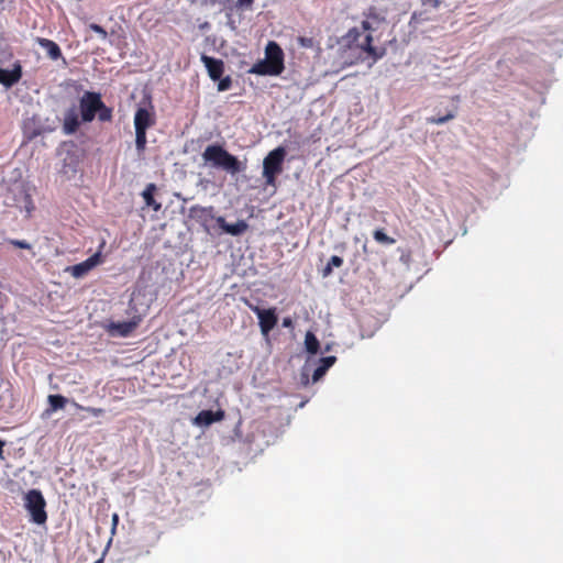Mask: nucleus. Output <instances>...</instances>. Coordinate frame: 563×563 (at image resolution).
<instances>
[{
  "label": "nucleus",
  "mask_w": 563,
  "mask_h": 563,
  "mask_svg": "<svg viewBox=\"0 0 563 563\" xmlns=\"http://www.w3.org/2000/svg\"><path fill=\"white\" fill-rule=\"evenodd\" d=\"M154 299L155 296L153 291L148 289L147 285L136 287L131 294L126 313L139 317V320L142 321L147 314Z\"/></svg>",
  "instance_id": "4"
},
{
  "label": "nucleus",
  "mask_w": 563,
  "mask_h": 563,
  "mask_svg": "<svg viewBox=\"0 0 563 563\" xmlns=\"http://www.w3.org/2000/svg\"><path fill=\"white\" fill-rule=\"evenodd\" d=\"M189 218L199 223L207 233H211L210 221L216 220L213 207L192 206L189 208Z\"/></svg>",
  "instance_id": "9"
},
{
  "label": "nucleus",
  "mask_w": 563,
  "mask_h": 563,
  "mask_svg": "<svg viewBox=\"0 0 563 563\" xmlns=\"http://www.w3.org/2000/svg\"><path fill=\"white\" fill-rule=\"evenodd\" d=\"M284 68L283 49L276 42L269 41L265 47V58L255 63L249 73L261 76H278Z\"/></svg>",
  "instance_id": "2"
},
{
  "label": "nucleus",
  "mask_w": 563,
  "mask_h": 563,
  "mask_svg": "<svg viewBox=\"0 0 563 563\" xmlns=\"http://www.w3.org/2000/svg\"><path fill=\"white\" fill-rule=\"evenodd\" d=\"M343 265V258L338 256V255H333L330 257V260L328 261L325 267L322 269V277L325 278L328 277L331 272L333 271V268H339Z\"/></svg>",
  "instance_id": "22"
},
{
  "label": "nucleus",
  "mask_w": 563,
  "mask_h": 563,
  "mask_svg": "<svg viewBox=\"0 0 563 563\" xmlns=\"http://www.w3.org/2000/svg\"><path fill=\"white\" fill-rule=\"evenodd\" d=\"M224 412L222 410H201L195 418L194 422L197 426H210L213 422L222 420Z\"/></svg>",
  "instance_id": "16"
},
{
  "label": "nucleus",
  "mask_w": 563,
  "mask_h": 563,
  "mask_svg": "<svg viewBox=\"0 0 563 563\" xmlns=\"http://www.w3.org/2000/svg\"><path fill=\"white\" fill-rule=\"evenodd\" d=\"M24 506L31 515V520L36 525H44L47 520L45 510L46 501L38 489H31L24 498Z\"/></svg>",
  "instance_id": "6"
},
{
  "label": "nucleus",
  "mask_w": 563,
  "mask_h": 563,
  "mask_svg": "<svg viewBox=\"0 0 563 563\" xmlns=\"http://www.w3.org/2000/svg\"><path fill=\"white\" fill-rule=\"evenodd\" d=\"M35 42L46 51L47 56L56 60L62 57V51L59 46L52 40L43 38V37H36Z\"/></svg>",
  "instance_id": "18"
},
{
  "label": "nucleus",
  "mask_w": 563,
  "mask_h": 563,
  "mask_svg": "<svg viewBox=\"0 0 563 563\" xmlns=\"http://www.w3.org/2000/svg\"><path fill=\"white\" fill-rule=\"evenodd\" d=\"M374 240L384 245H393L396 243L394 238L388 236L383 230H375L373 233Z\"/></svg>",
  "instance_id": "23"
},
{
  "label": "nucleus",
  "mask_w": 563,
  "mask_h": 563,
  "mask_svg": "<svg viewBox=\"0 0 563 563\" xmlns=\"http://www.w3.org/2000/svg\"><path fill=\"white\" fill-rule=\"evenodd\" d=\"M297 42H298L299 46L302 48H314L316 47V41L312 37L299 36L297 38Z\"/></svg>",
  "instance_id": "26"
},
{
  "label": "nucleus",
  "mask_w": 563,
  "mask_h": 563,
  "mask_svg": "<svg viewBox=\"0 0 563 563\" xmlns=\"http://www.w3.org/2000/svg\"><path fill=\"white\" fill-rule=\"evenodd\" d=\"M242 301L250 310H252L257 316L262 334L268 335V333L276 327L278 321L276 309H262L246 298H242Z\"/></svg>",
  "instance_id": "7"
},
{
  "label": "nucleus",
  "mask_w": 563,
  "mask_h": 563,
  "mask_svg": "<svg viewBox=\"0 0 563 563\" xmlns=\"http://www.w3.org/2000/svg\"><path fill=\"white\" fill-rule=\"evenodd\" d=\"M371 29L369 21L362 22V30L354 27L349 31L345 40L349 44L350 51L358 48L360 57L363 58V54L372 57L373 62L378 60L383 57L385 49L378 51L372 45L373 37L369 33H366Z\"/></svg>",
  "instance_id": "3"
},
{
  "label": "nucleus",
  "mask_w": 563,
  "mask_h": 563,
  "mask_svg": "<svg viewBox=\"0 0 563 563\" xmlns=\"http://www.w3.org/2000/svg\"><path fill=\"white\" fill-rule=\"evenodd\" d=\"M3 446H4V442L0 439V457L1 459L3 457Z\"/></svg>",
  "instance_id": "36"
},
{
  "label": "nucleus",
  "mask_w": 563,
  "mask_h": 563,
  "mask_svg": "<svg viewBox=\"0 0 563 563\" xmlns=\"http://www.w3.org/2000/svg\"><path fill=\"white\" fill-rule=\"evenodd\" d=\"M253 0H238V5L240 8H251Z\"/></svg>",
  "instance_id": "34"
},
{
  "label": "nucleus",
  "mask_w": 563,
  "mask_h": 563,
  "mask_svg": "<svg viewBox=\"0 0 563 563\" xmlns=\"http://www.w3.org/2000/svg\"><path fill=\"white\" fill-rule=\"evenodd\" d=\"M10 243L20 249L30 250L31 245L24 240H10Z\"/></svg>",
  "instance_id": "31"
},
{
  "label": "nucleus",
  "mask_w": 563,
  "mask_h": 563,
  "mask_svg": "<svg viewBox=\"0 0 563 563\" xmlns=\"http://www.w3.org/2000/svg\"><path fill=\"white\" fill-rule=\"evenodd\" d=\"M112 521H113V525H114V526L118 523V521H119V517H118V515H117V514H114V515H113V517H112Z\"/></svg>",
  "instance_id": "37"
},
{
  "label": "nucleus",
  "mask_w": 563,
  "mask_h": 563,
  "mask_svg": "<svg viewBox=\"0 0 563 563\" xmlns=\"http://www.w3.org/2000/svg\"><path fill=\"white\" fill-rule=\"evenodd\" d=\"M327 373V371L324 369V367H322L321 365H319L314 372H313V375H312V379L313 382H317L319 380L324 374Z\"/></svg>",
  "instance_id": "32"
},
{
  "label": "nucleus",
  "mask_w": 563,
  "mask_h": 563,
  "mask_svg": "<svg viewBox=\"0 0 563 563\" xmlns=\"http://www.w3.org/2000/svg\"><path fill=\"white\" fill-rule=\"evenodd\" d=\"M78 126V112L77 109L73 107L65 112L63 131L66 135H70L77 131Z\"/></svg>",
  "instance_id": "17"
},
{
  "label": "nucleus",
  "mask_w": 563,
  "mask_h": 563,
  "mask_svg": "<svg viewBox=\"0 0 563 563\" xmlns=\"http://www.w3.org/2000/svg\"><path fill=\"white\" fill-rule=\"evenodd\" d=\"M135 145L139 152H143L146 145V132L135 130Z\"/></svg>",
  "instance_id": "24"
},
{
  "label": "nucleus",
  "mask_w": 563,
  "mask_h": 563,
  "mask_svg": "<svg viewBox=\"0 0 563 563\" xmlns=\"http://www.w3.org/2000/svg\"><path fill=\"white\" fill-rule=\"evenodd\" d=\"M154 118L152 113L145 108H139L134 115V128L135 130L145 131L154 124Z\"/></svg>",
  "instance_id": "15"
},
{
  "label": "nucleus",
  "mask_w": 563,
  "mask_h": 563,
  "mask_svg": "<svg viewBox=\"0 0 563 563\" xmlns=\"http://www.w3.org/2000/svg\"><path fill=\"white\" fill-rule=\"evenodd\" d=\"M283 325L284 327H289L291 325V320L289 318H285L284 321H283Z\"/></svg>",
  "instance_id": "35"
},
{
  "label": "nucleus",
  "mask_w": 563,
  "mask_h": 563,
  "mask_svg": "<svg viewBox=\"0 0 563 563\" xmlns=\"http://www.w3.org/2000/svg\"><path fill=\"white\" fill-rule=\"evenodd\" d=\"M219 80H220L219 84H218V90L219 91H225V90L230 89L231 84H232L230 77H225V78H222V79L220 78Z\"/></svg>",
  "instance_id": "30"
},
{
  "label": "nucleus",
  "mask_w": 563,
  "mask_h": 563,
  "mask_svg": "<svg viewBox=\"0 0 563 563\" xmlns=\"http://www.w3.org/2000/svg\"><path fill=\"white\" fill-rule=\"evenodd\" d=\"M76 407L80 410H85L89 412L93 417H100L104 413V410L102 408H95V407H84L81 405L76 404Z\"/></svg>",
  "instance_id": "27"
},
{
  "label": "nucleus",
  "mask_w": 563,
  "mask_h": 563,
  "mask_svg": "<svg viewBox=\"0 0 563 563\" xmlns=\"http://www.w3.org/2000/svg\"><path fill=\"white\" fill-rule=\"evenodd\" d=\"M286 151L284 147L278 146L271 151L263 159V178L266 186L275 187L276 177L283 172V164L285 161Z\"/></svg>",
  "instance_id": "5"
},
{
  "label": "nucleus",
  "mask_w": 563,
  "mask_h": 563,
  "mask_svg": "<svg viewBox=\"0 0 563 563\" xmlns=\"http://www.w3.org/2000/svg\"><path fill=\"white\" fill-rule=\"evenodd\" d=\"M336 361L335 356H325L320 358V364L322 367H324L325 371H328Z\"/></svg>",
  "instance_id": "29"
},
{
  "label": "nucleus",
  "mask_w": 563,
  "mask_h": 563,
  "mask_svg": "<svg viewBox=\"0 0 563 563\" xmlns=\"http://www.w3.org/2000/svg\"><path fill=\"white\" fill-rule=\"evenodd\" d=\"M454 113L452 112H449L444 117H438V118H428L427 119V122L430 123V124H437V125H441V124H444L445 122L454 119Z\"/></svg>",
  "instance_id": "25"
},
{
  "label": "nucleus",
  "mask_w": 563,
  "mask_h": 563,
  "mask_svg": "<svg viewBox=\"0 0 563 563\" xmlns=\"http://www.w3.org/2000/svg\"><path fill=\"white\" fill-rule=\"evenodd\" d=\"M89 29L92 30L93 32H96L100 36V38L107 40L108 33L101 25L91 23L89 25Z\"/></svg>",
  "instance_id": "28"
},
{
  "label": "nucleus",
  "mask_w": 563,
  "mask_h": 563,
  "mask_svg": "<svg viewBox=\"0 0 563 563\" xmlns=\"http://www.w3.org/2000/svg\"><path fill=\"white\" fill-rule=\"evenodd\" d=\"M305 346L308 353L317 354L319 352L320 343L312 332H307L305 336Z\"/></svg>",
  "instance_id": "20"
},
{
  "label": "nucleus",
  "mask_w": 563,
  "mask_h": 563,
  "mask_svg": "<svg viewBox=\"0 0 563 563\" xmlns=\"http://www.w3.org/2000/svg\"><path fill=\"white\" fill-rule=\"evenodd\" d=\"M201 62L207 68L208 75L212 80H218L223 74V62L205 54L201 55Z\"/></svg>",
  "instance_id": "12"
},
{
  "label": "nucleus",
  "mask_w": 563,
  "mask_h": 563,
  "mask_svg": "<svg viewBox=\"0 0 563 563\" xmlns=\"http://www.w3.org/2000/svg\"><path fill=\"white\" fill-rule=\"evenodd\" d=\"M201 157L206 165L222 169L230 175L239 174L246 168L245 163L239 161L238 157L218 144L208 145L202 152Z\"/></svg>",
  "instance_id": "1"
},
{
  "label": "nucleus",
  "mask_w": 563,
  "mask_h": 563,
  "mask_svg": "<svg viewBox=\"0 0 563 563\" xmlns=\"http://www.w3.org/2000/svg\"><path fill=\"white\" fill-rule=\"evenodd\" d=\"M128 316L129 320L126 321L110 322L108 325L109 333L123 338L129 336L142 321L139 320V317H134L133 314Z\"/></svg>",
  "instance_id": "11"
},
{
  "label": "nucleus",
  "mask_w": 563,
  "mask_h": 563,
  "mask_svg": "<svg viewBox=\"0 0 563 563\" xmlns=\"http://www.w3.org/2000/svg\"><path fill=\"white\" fill-rule=\"evenodd\" d=\"M80 113L85 122L93 120L97 111L103 108L100 95L95 92H85L80 98Z\"/></svg>",
  "instance_id": "8"
},
{
  "label": "nucleus",
  "mask_w": 563,
  "mask_h": 563,
  "mask_svg": "<svg viewBox=\"0 0 563 563\" xmlns=\"http://www.w3.org/2000/svg\"><path fill=\"white\" fill-rule=\"evenodd\" d=\"M102 263V256L100 252H96L93 255L88 257L86 261L78 263L73 266L65 268V272H69L71 277L79 279L86 277L88 272L97 267Z\"/></svg>",
  "instance_id": "10"
},
{
  "label": "nucleus",
  "mask_w": 563,
  "mask_h": 563,
  "mask_svg": "<svg viewBox=\"0 0 563 563\" xmlns=\"http://www.w3.org/2000/svg\"><path fill=\"white\" fill-rule=\"evenodd\" d=\"M156 190V186L154 184H148L146 188L142 192V197L147 207L153 208L154 211H158L161 209V203L156 202L153 198V194Z\"/></svg>",
  "instance_id": "19"
},
{
  "label": "nucleus",
  "mask_w": 563,
  "mask_h": 563,
  "mask_svg": "<svg viewBox=\"0 0 563 563\" xmlns=\"http://www.w3.org/2000/svg\"><path fill=\"white\" fill-rule=\"evenodd\" d=\"M217 223L222 229L223 232L233 236L243 234L249 228L247 223L244 220H239L235 223L230 224L225 222V219L223 217H217Z\"/></svg>",
  "instance_id": "14"
},
{
  "label": "nucleus",
  "mask_w": 563,
  "mask_h": 563,
  "mask_svg": "<svg viewBox=\"0 0 563 563\" xmlns=\"http://www.w3.org/2000/svg\"><path fill=\"white\" fill-rule=\"evenodd\" d=\"M110 118H111L110 110L103 107V108L101 109L100 114H99V119H100L101 121H108V120H110Z\"/></svg>",
  "instance_id": "33"
},
{
  "label": "nucleus",
  "mask_w": 563,
  "mask_h": 563,
  "mask_svg": "<svg viewBox=\"0 0 563 563\" xmlns=\"http://www.w3.org/2000/svg\"><path fill=\"white\" fill-rule=\"evenodd\" d=\"M47 399H48V404H49L48 411H56L59 409H64L67 404V398H65L62 395H49Z\"/></svg>",
  "instance_id": "21"
},
{
  "label": "nucleus",
  "mask_w": 563,
  "mask_h": 563,
  "mask_svg": "<svg viewBox=\"0 0 563 563\" xmlns=\"http://www.w3.org/2000/svg\"><path fill=\"white\" fill-rule=\"evenodd\" d=\"M22 76V68L19 63L13 65L12 69L0 68V84L5 88L12 87Z\"/></svg>",
  "instance_id": "13"
}]
</instances>
